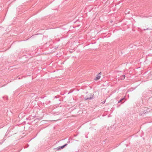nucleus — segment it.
Masks as SVG:
<instances>
[{"label": "nucleus", "instance_id": "obj_7", "mask_svg": "<svg viewBox=\"0 0 152 152\" xmlns=\"http://www.w3.org/2000/svg\"><path fill=\"white\" fill-rule=\"evenodd\" d=\"M125 78V75H123L121 76V78L120 79L121 80H123Z\"/></svg>", "mask_w": 152, "mask_h": 152}, {"label": "nucleus", "instance_id": "obj_2", "mask_svg": "<svg viewBox=\"0 0 152 152\" xmlns=\"http://www.w3.org/2000/svg\"><path fill=\"white\" fill-rule=\"evenodd\" d=\"M148 109H146V110H143L142 111H141L140 113V115H142L143 114L147 113L148 112Z\"/></svg>", "mask_w": 152, "mask_h": 152}, {"label": "nucleus", "instance_id": "obj_6", "mask_svg": "<svg viewBox=\"0 0 152 152\" xmlns=\"http://www.w3.org/2000/svg\"><path fill=\"white\" fill-rule=\"evenodd\" d=\"M61 149L60 148V146H59L54 149V150L55 151H58L60 150Z\"/></svg>", "mask_w": 152, "mask_h": 152}, {"label": "nucleus", "instance_id": "obj_4", "mask_svg": "<svg viewBox=\"0 0 152 152\" xmlns=\"http://www.w3.org/2000/svg\"><path fill=\"white\" fill-rule=\"evenodd\" d=\"M101 74V73L100 72L96 76V78H94V80H97L99 79L100 77V75Z\"/></svg>", "mask_w": 152, "mask_h": 152}, {"label": "nucleus", "instance_id": "obj_3", "mask_svg": "<svg viewBox=\"0 0 152 152\" xmlns=\"http://www.w3.org/2000/svg\"><path fill=\"white\" fill-rule=\"evenodd\" d=\"M125 101V98H123L120 99L118 102V103H121V104L123 103Z\"/></svg>", "mask_w": 152, "mask_h": 152}, {"label": "nucleus", "instance_id": "obj_9", "mask_svg": "<svg viewBox=\"0 0 152 152\" xmlns=\"http://www.w3.org/2000/svg\"><path fill=\"white\" fill-rule=\"evenodd\" d=\"M148 28H146V29H144V30H148Z\"/></svg>", "mask_w": 152, "mask_h": 152}, {"label": "nucleus", "instance_id": "obj_5", "mask_svg": "<svg viewBox=\"0 0 152 152\" xmlns=\"http://www.w3.org/2000/svg\"><path fill=\"white\" fill-rule=\"evenodd\" d=\"M67 145V144L66 143L64 145L60 146V148L61 149H62L64 148Z\"/></svg>", "mask_w": 152, "mask_h": 152}, {"label": "nucleus", "instance_id": "obj_11", "mask_svg": "<svg viewBox=\"0 0 152 152\" xmlns=\"http://www.w3.org/2000/svg\"><path fill=\"white\" fill-rule=\"evenodd\" d=\"M105 101H104V102H103L102 103L104 104L105 102Z\"/></svg>", "mask_w": 152, "mask_h": 152}, {"label": "nucleus", "instance_id": "obj_1", "mask_svg": "<svg viewBox=\"0 0 152 152\" xmlns=\"http://www.w3.org/2000/svg\"><path fill=\"white\" fill-rule=\"evenodd\" d=\"M94 97V95L91 93L88 94L85 97V99L86 100L91 99Z\"/></svg>", "mask_w": 152, "mask_h": 152}, {"label": "nucleus", "instance_id": "obj_10", "mask_svg": "<svg viewBox=\"0 0 152 152\" xmlns=\"http://www.w3.org/2000/svg\"><path fill=\"white\" fill-rule=\"evenodd\" d=\"M120 105H121V104H119V105H118V106H117V107H119L120 106Z\"/></svg>", "mask_w": 152, "mask_h": 152}, {"label": "nucleus", "instance_id": "obj_8", "mask_svg": "<svg viewBox=\"0 0 152 152\" xmlns=\"http://www.w3.org/2000/svg\"><path fill=\"white\" fill-rule=\"evenodd\" d=\"M70 139H69L68 141L67 142V143H69L70 142Z\"/></svg>", "mask_w": 152, "mask_h": 152}]
</instances>
